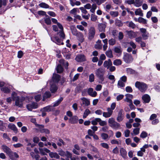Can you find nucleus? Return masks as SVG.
<instances>
[{
	"mask_svg": "<svg viewBox=\"0 0 160 160\" xmlns=\"http://www.w3.org/2000/svg\"><path fill=\"white\" fill-rule=\"evenodd\" d=\"M95 34V30L93 27H91L88 30V38L89 40H91L94 37Z\"/></svg>",
	"mask_w": 160,
	"mask_h": 160,
	"instance_id": "423d86ee",
	"label": "nucleus"
},
{
	"mask_svg": "<svg viewBox=\"0 0 160 160\" xmlns=\"http://www.w3.org/2000/svg\"><path fill=\"white\" fill-rule=\"evenodd\" d=\"M125 90L127 92H132L133 90L132 88L130 86H127L125 88Z\"/></svg>",
	"mask_w": 160,
	"mask_h": 160,
	"instance_id": "052dcab7",
	"label": "nucleus"
},
{
	"mask_svg": "<svg viewBox=\"0 0 160 160\" xmlns=\"http://www.w3.org/2000/svg\"><path fill=\"white\" fill-rule=\"evenodd\" d=\"M61 78L60 76L56 73H54L52 76V80L54 82H58Z\"/></svg>",
	"mask_w": 160,
	"mask_h": 160,
	"instance_id": "aec40b11",
	"label": "nucleus"
},
{
	"mask_svg": "<svg viewBox=\"0 0 160 160\" xmlns=\"http://www.w3.org/2000/svg\"><path fill=\"white\" fill-rule=\"evenodd\" d=\"M120 155L122 157L124 158H126L127 157V152L126 150L123 148H121L120 149Z\"/></svg>",
	"mask_w": 160,
	"mask_h": 160,
	"instance_id": "6ab92c4d",
	"label": "nucleus"
},
{
	"mask_svg": "<svg viewBox=\"0 0 160 160\" xmlns=\"http://www.w3.org/2000/svg\"><path fill=\"white\" fill-rule=\"evenodd\" d=\"M143 2V0H136L134 2V5L136 7L141 6Z\"/></svg>",
	"mask_w": 160,
	"mask_h": 160,
	"instance_id": "c9c22d12",
	"label": "nucleus"
},
{
	"mask_svg": "<svg viewBox=\"0 0 160 160\" xmlns=\"http://www.w3.org/2000/svg\"><path fill=\"white\" fill-rule=\"evenodd\" d=\"M38 105L37 103L34 102L28 104L26 107L29 111H31L33 109H36L38 108Z\"/></svg>",
	"mask_w": 160,
	"mask_h": 160,
	"instance_id": "0eeeda50",
	"label": "nucleus"
},
{
	"mask_svg": "<svg viewBox=\"0 0 160 160\" xmlns=\"http://www.w3.org/2000/svg\"><path fill=\"white\" fill-rule=\"evenodd\" d=\"M63 98L62 97H61L58 100L55 101L53 104V107H55L58 106L63 100Z\"/></svg>",
	"mask_w": 160,
	"mask_h": 160,
	"instance_id": "473e14b6",
	"label": "nucleus"
},
{
	"mask_svg": "<svg viewBox=\"0 0 160 160\" xmlns=\"http://www.w3.org/2000/svg\"><path fill=\"white\" fill-rule=\"evenodd\" d=\"M102 41L100 40H98L96 42V44L95 45V48L98 49H101L102 48V44L101 43Z\"/></svg>",
	"mask_w": 160,
	"mask_h": 160,
	"instance_id": "4be33fe9",
	"label": "nucleus"
},
{
	"mask_svg": "<svg viewBox=\"0 0 160 160\" xmlns=\"http://www.w3.org/2000/svg\"><path fill=\"white\" fill-rule=\"evenodd\" d=\"M70 28L72 34L74 35L77 36V30L76 28L74 26H72Z\"/></svg>",
	"mask_w": 160,
	"mask_h": 160,
	"instance_id": "a18cd8bd",
	"label": "nucleus"
},
{
	"mask_svg": "<svg viewBox=\"0 0 160 160\" xmlns=\"http://www.w3.org/2000/svg\"><path fill=\"white\" fill-rule=\"evenodd\" d=\"M106 54L107 57L111 58L113 57L112 52L111 50H108L106 52Z\"/></svg>",
	"mask_w": 160,
	"mask_h": 160,
	"instance_id": "c03bdc74",
	"label": "nucleus"
},
{
	"mask_svg": "<svg viewBox=\"0 0 160 160\" xmlns=\"http://www.w3.org/2000/svg\"><path fill=\"white\" fill-rule=\"evenodd\" d=\"M58 88L57 86L54 84L51 85L50 90L52 93H54L57 91Z\"/></svg>",
	"mask_w": 160,
	"mask_h": 160,
	"instance_id": "e433bc0d",
	"label": "nucleus"
},
{
	"mask_svg": "<svg viewBox=\"0 0 160 160\" xmlns=\"http://www.w3.org/2000/svg\"><path fill=\"white\" fill-rule=\"evenodd\" d=\"M42 110L46 112H49L53 110V107L52 106H48L43 108Z\"/></svg>",
	"mask_w": 160,
	"mask_h": 160,
	"instance_id": "c756f323",
	"label": "nucleus"
},
{
	"mask_svg": "<svg viewBox=\"0 0 160 160\" xmlns=\"http://www.w3.org/2000/svg\"><path fill=\"white\" fill-rule=\"evenodd\" d=\"M148 135V133L144 131H143L140 135V137L142 138H146Z\"/></svg>",
	"mask_w": 160,
	"mask_h": 160,
	"instance_id": "5fc2aeb1",
	"label": "nucleus"
},
{
	"mask_svg": "<svg viewBox=\"0 0 160 160\" xmlns=\"http://www.w3.org/2000/svg\"><path fill=\"white\" fill-rule=\"evenodd\" d=\"M45 23L48 25H51V20L50 18H44Z\"/></svg>",
	"mask_w": 160,
	"mask_h": 160,
	"instance_id": "09e8293b",
	"label": "nucleus"
},
{
	"mask_svg": "<svg viewBox=\"0 0 160 160\" xmlns=\"http://www.w3.org/2000/svg\"><path fill=\"white\" fill-rule=\"evenodd\" d=\"M38 127L40 129V132L42 133H45L46 134H49L50 133L49 130L46 128H44V126L42 125H39Z\"/></svg>",
	"mask_w": 160,
	"mask_h": 160,
	"instance_id": "f8f14e48",
	"label": "nucleus"
},
{
	"mask_svg": "<svg viewBox=\"0 0 160 160\" xmlns=\"http://www.w3.org/2000/svg\"><path fill=\"white\" fill-rule=\"evenodd\" d=\"M138 22L145 24L147 23V20L142 17H140L138 18Z\"/></svg>",
	"mask_w": 160,
	"mask_h": 160,
	"instance_id": "8fccbe9b",
	"label": "nucleus"
},
{
	"mask_svg": "<svg viewBox=\"0 0 160 160\" xmlns=\"http://www.w3.org/2000/svg\"><path fill=\"white\" fill-rule=\"evenodd\" d=\"M51 39L53 42L58 45L64 44V43L62 42L63 39L61 38H59L57 37L51 38Z\"/></svg>",
	"mask_w": 160,
	"mask_h": 160,
	"instance_id": "6e6552de",
	"label": "nucleus"
},
{
	"mask_svg": "<svg viewBox=\"0 0 160 160\" xmlns=\"http://www.w3.org/2000/svg\"><path fill=\"white\" fill-rule=\"evenodd\" d=\"M81 100L82 101L83 104H84L86 106H88L90 104V102L88 99L83 97L81 98Z\"/></svg>",
	"mask_w": 160,
	"mask_h": 160,
	"instance_id": "b1692460",
	"label": "nucleus"
},
{
	"mask_svg": "<svg viewBox=\"0 0 160 160\" xmlns=\"http://www.w3.org/2000/svg\"><path fill=\"white\" fill-rule=\"evenodd\" d=\"M57 34L60 37V38L62 39H65V35L64 32L63 30H60L57 33Z\"/></svg>",
	"mask_w": 160,
	"mask_h": 160,
	"instance_id": "2f4dec72",
	"label": "nucleus"
},
{
	"mask_svg": "<svg viewBox=\"0 0 160 160\" xmlns=\"http://www.w3.org/2000/svg\"><path fill=\"white\" fill-rule=\"evenodd\" d=\"M142 99L143 103H148L150 101L151 98L149 95L146 94L142 96Z\"/></svg>",
	"mask_w": 160,
	"mask_h": 160,
	"instance_id": "dca6fc26",
	"label": "nucleus"
},
{
	"mask_svg": "<svg viewBox=\"0 0 160 160\" xmlns=\"http://www.w3.org/2000/svg\"><path fill=\"white\" fill-rule=\"evenodd\" d=\"M105 70L102 68H99L96 70L95 73L99 79L102 82L104 81V75L105 73Z\"/></svg>",
	"mask_w": 160,
	"mask_h": 160,
	"instance_id": "f257e3e1",
	"label": "nucleus"
},
{
	"mask_svg": "<svg viewBox=\"0 0 160 160\" xmlns=\"http://www.w3.org/2000/svg\"><path fill=\"white\" fill-rule=\"evenodd\" d=\"M123 59L124 61L127 63H130L132 62L133 60V58L131 55L128 53L124 54L123 57Z\"/></svg>",
	"mask_w": 160,
	"mask_h": 160,
	"instance_id": "39448f33",
	"label": "nucleus"
},
{
	"mask_svg": "<svg viewBox=\"0 0 160 160\" xmlns=\"http://www.w3.org/2000/svg\"><path fill=\"white\" fill-rule=\"evenodd\" d=\"M12 98L13 100L15 101V105L17 106L20 107L19 97L17 96V94L15 92H13L12 93Z\"/></svg>",
	"mask_w": 160,
	"mask_h": 160,
	"instance_id": "20e7f679",
	"label": "nucleus"
},
{
	"mask_svg": "<svg viewBox=\"0 0 160 160\" xmlns=\"http://www.w3.org/2000/svg\"><path fill=\"white\" fill-rule=\"evenodd\" d=\"M8 155L12 159H13L15 158H18L19 157V155L16 152H12V151Z\"/></svg>",
	"mask_w": 160,
	"mask_h": 160,
	"instance_id": "cd10ccee",
	"label": "nucleus"
},
{
	"mask_svg": "<svg viewBox=\"0 0 160 160\" xmlns=\"http://www.w3.org/2000/svg\"><path fill=\"white\" fill-rule=\"evenodd\" d=\"M140 30L142 33V38L144 40L147 39L149 37V34L147 32L146 29L144 28H140Z\"/></svg>",
	"mask_w": 160,
	"mask_h": 160,
	"instance_id": "1a4fd4ad",
	"label": "nucleus"
},
{
	"mask_svg": "<svg viewBox=\"0 0 160 160\" xmlns=\"http://www.w3.org/2000/svg\"><path fill=\"white\" fill-rule=\"evenodd\" d=\"M126 71L127 73L128 74H134L136 73L135 71L132 69L131 68H127L126 69Z\"/></svg>",
	"mask_w": 160,
	"mask_h": 160,
	"instance_id": "58836bf2",
	"label": "nucleus"
},
{
	"mask_svg": "<svg viewBox=\"0 0 160 160\" xmlns=\"http://www.w3.org/2000/svg\"><path fill=\"white\" fill-rule=\"evenodd\" d=\"M126 23H128V25L127 26L132 29L135 28L136 27V25L132 21H131L129 22L128 21H127L126 22Z\"/></svg>",
	"mask_w": 160,
	"mask_h": 160,
	"instance_id": "f704fd0d",
	"label": "nucleus"
},
{
	"mask_svg": "<svg viewBox=\"0 0 160 160\" xmlns=\"http://www.w3.org/2000/svg\"><path fill=\"white\" fill-rule=\"evenodd\" d=\"M39 6L40 7L45 8H48L49 7V6L45 2H42L40 3L39 4Z\"/></svg>",
	"mask_w": 160,
	"mask_h": 160,
	"instance_id": "49530a36",
	"label": "nucleus"
},
{
	"mask_svg": "<svg viewBox=\"0 0 160 160\" xmlns=\"http://www.w3.org/2000/svg\"><path fill=\"white\" fill-rule=\"evenodd\" d=\"M116 41L114 39L111 38L108 40V43L110 45L112 46L115 44Z\"/></svg>",
	"mask_w": 160,
	"mask_h": 160,
	"instance_id": "6e6d98bb",
	"label": "nucleus"
},
{
	"mask_svg": "<svg viewBox=\"0 0 160 160\" xmlns=\"http://www.w3.org/2000/svg\"><path fill=\"white\" fill-rule=\"evenodd\" d=\"M114 50L115 53H118L120 55L122 53V49L121 46L114 47Z\"/></svg>",
	"mask_w": 160,
	"mask_h": 160,
	"instance_id": "412c9836",
	"label": "nucleus"
},
{
	"mask_svg": "<svg viewBox=\"0 0 160 160\" xmlns=\"http://www.w3.org/2000/svg\"><path fill=\"white\" fill-rule=\"evenodd\" d=\"M157 117V115L155 114H152L149 118L150 120L151 121H152L156 119V118Z\"/></svg>",
	"mask_w": 160,
	"mask_h": 160,
	"instance_id": "338daca9",
	"label": "nucleus"
},
{
	"mask_svg": "<svg viewBox=\"0 0 160 160\" xmlns=\"http://www.w3.org/2000/svg\"><path fill=\"white\" fill-rule=\"evenodd\" d=\"M49 153V155L51 158H55L57 159H59L60 158L59 156L56 152H50Z\"/></svg>",
	"mask_w": 160,
	"mask_h": 160,
	"instance_id": "c85d7f7f",
	"label": "nucleus"
},
{
	"mask_svg": "<svg viewBox=\"0 0 160 160\" xmlns=\"http://www.w3.org/2000/svg\"><path fill=\"white\" fill-rule=\"evenodd\" d=\"M118 85L120 87H123L125 86V84L124 82L119 80L118 82Z\"/></svg>",
	"mask_w": 160,
	"mask_h": 160,
	"instance_id": "680f3d73",
	"label": "nucleus"
},
{
	"mask_svg": "<svg viewBox=\"0 0 160 160\" xmlns=\"http://www.w3.org/2000/svg\"><path fill=\"white\" fill-rule=\"evenodd\" d=\"M78 117L76 116H74L69 119V122L71 124H75L78 122Z\"/></svg>",
	"mask_w": 160,
	"mask_h": 160,
	"instance_id": "f3484780",
	"label": "nucleus"
},
{
	"mask_svg": "<svg viewBox=\"0 0 160 160\" xmlns=\"http://www.w3.org/2000/svg\"><path fill=\"white\" fill-rule=\"evenodd\" d=\"M135 14L136 15H139L141 17H143V16L142 11L140 8L137 9L135 10Z\"/></svg>",
	"mask_w": 160,
	"mask_h": 160,
	"instance_id": "7c9ffc66",
	"label": "nucleus"
},
{
	"mask_svg": "<svg viewBox=\"0 0 160 160\" xmlns=\"http://www.w3.org/2000/svg\"><path fill=\"white\" fill-rule=\"evenodd\" d=\"M91 113V111L88 109H86L83 113V118H86L87 116Z\"/></svg>",
	"mask_w": 160,
	"mask_h": 160,
	"instance_id": "79ce46f5",
	"label": "nucleus"
},
{
	"mask_svg": "<svg viewBox=\"0 0 160 160\" xmlns=\"http://www.w3.org/2000/svg\"><path fill=\"white\" fill-rule=\"evenodd\" d=\"M110 15L113 17H116L118 16V12L117 11H112L110 13Z\"/></svg>",
	"mask_w": 160,
	"mask_h": 160,
	"instance_id": "4d7b16f0",
	"label": "nucleus"
},
{
	"mask_svg": "<svg viewBox=\"0 0 160 160\" xmlns=\"http://www.w3.org/2000/svg\"><path fill=\"white\" fill-rule=\"evenodd\" d=\"M39 150L40 153L42 155H45L46 153H49L50 152V150L46 148H39Z\"/></svg>",
	"mask_w": 160,
	"mask_h": 160,
	"instance_id": "5701e85b",
	"label": "nucleus"
},
{
	"mask_svg": "<svg viewBox=\"0 0 160 160\" xmlns=\"http://www.w3.org/2000/svg\"><path fill=\"white\" fill-rule=\"evenodd\" d=\"M59 142H58L57 143V144L58 146H61L62 145H65V143L63 141V140L61 139H59L58 140Z\"/></svg>",
	"mask_w": 160,
	"mask_h": 160,
	"instance_id": "e2e57ef3",
	"label": "nucleus"
},
{
	"mask_svg": "<svg viewBox=\"0 0 160 160\" xmlns=\"http://www.w3.org/2000/svg\"><path fill=\"white\" fill-rule=\"evenodd\" d=\"M1 148L3 151L8 155L11 153L12 151L11 149L6 145L4 144L2 145Z\"/></svg>",
	"mask_w": 160,
	"mask_h": 160,
	"instance_id": "ddd939ff",
	"label": "nucleus"
},
{
	"mask_svg": "<svg viewBox=\"0 0 160 160\" xmlns=\"http://www.w3.org/2000/svg\"><path fill=\"white\" fill-rule=\"evenodd\" d=\"M97 6L96 4L93 3L92 5L91 9L90 10L91 12L94 13L95 10L97 8Z\"/></svg>",
	"mask_w": 160,
	"mask_h": 160,
	"instance_id": "864d4df0",
	"label": "nucleus"
},
{
	"mask_svg": "<svg viewBox=\"0 0 160 160\" xmlns=\"http://www.w3.org/2000/svg\"><path fill=\"white\" fill-rule=\"evenodd\" d=\"M76 60L78 62H82L85 60V58L84 55L80 54L78 55L75 58Z\"/></svg>",
	"mask_w": 160,
	"mask_h": 160,
	"instance_id": "2eb2a0df",
	"label": "nucleus"
},
{
	"mask_svg": "<svg viewBox=\"0 0 160 160\" xmlns=\"http://www.w3.org/2000/svg\"><path fill=\"white\" fill-rule=\"evenodd\" d=\"M108 123L109 126L113 129L117 130L120 127V124L115 121V119L113 118H109L108 120Z\"/></svg>",
	"mask_w": 160,
	"mask_h": 160,
	"instance_id": "7ed1b4c3",
	"label": "nucleus"
},
{
	"mask_svg": "<svg viewBox=\"0 0 160 160\" xmlns=\"http://www.w3.org/2000/svg\"><path fill=\"white\" fill-rule=\"evenodd\" d=\"M135 86L141 92H145L148 88L147 85L142 82L137 81L135 83Z\"/></svg>",
	"mask_w": 160,
	"mask_h": 160,
	"instance_id": "f03ea898",
	"label": "nucleus"
},
{
	"mask_svg": "<svg viewBox=\"0 0 160 160\" xmlns=\"http://www.w3.org/2000/svg\"><path fill=\"white\" fill-rule=\"evenodd\" d=\"M51 96V94L49 92H46L43 95L42 101H45L46 99L50 98Z\"/></svg>",
	"mask_w": 160,
	"mask_h": 160,
	"instance_id": "a878e982",
	"label": "nucleus"
},
{
	"mask_svg": "<svg viewBox=\"0 0 160 160\" xmlns=\"http://www.w3.org/2000/svg\"><path fill=\"white\" fill-rule=\"evenodd\" d=\"M102 113L103 116L106 118L110 117L111 116V115L108 112H103Z\"/></svg>",
	"mask_w": 160,
	"mask_h": 160,
	"instance_id": "774afa93",
	"label": "nucleus"
},
{
	"mask_svg": "<svg viewBox=\"0 0 160 160\" xmlns=\"http://www.w3.org/2000/svg\"><path fill=\"white\" fill-rule=\"evenodd\" d=\"M124 136L126 137H128L130 133V131L128 129H127L125 130L124 132Z\"/></svg>",
	"mask_w": 160,
	"mask_h": 160,
	"instance_id": "0e129e2a",
	"label": "nucleus"
},
{
	"mask_svg": "<svg viewBox=\"0 0 160 160\" xmlns=\"http://www.w3.org/2000/svg\"><path fill=\"white\" fill-rule=\"evenodd\" d=\"M34 98L36 101L38 102L41 99V96L40 94H38L35 96Z\"/></svg>",
	"mask_w": 160,
	"mask_h": 160,
	"instance_id": "69168bd1",
	"label": "nucleus"
},
{
	"mask_svg": "<svg viewBox=\"0 0 160 160\" xmlns=\"http://www.w3.org/2000/svg\"><path fill=\"white\" fill-rule=\"evenodd\" d=\"M112 65V62L111 60L110 59H108V60H106L104 61L103 63V66L107 69L109 68Z\"/></svg>",
	"mask_w": 160,
	"mask_h": 160,
	"instance_id": "4468645a",
	"label": "nucleus"
},
{
	"mask_svg": "<svg viewBox=\"0 0 160 160\" xmlns=\"http://www.w3.org/2000/svg\"><path fill=\"white\" fill-rule=\"evenodd\" d=\"M140 128H134L133 130V133H131V134L132 136H133V135H137L139 133Z\"/></svg>",
	"mask_w": 160,
	"mask_h": 160,
	"instance_id": "72a5a7b5",
	"label": "nucleus"
},
{
	"mask_svg": "<svg viewBox=\"0 0 160 160\" xmlns=\"http://www.w3.org/2000/svg\"><path fill=\"white\" fill-rule=\"evenodd\" d=\"M8 128L13 130L15 132H17L18 130L15 125L12 123L9 124L8 126Z\"/></svg>",
	"mask_w": 160,
	"mask_h": 160,
	"instance_id": "bb28decb",
	"label": "nucleus"
},
{
	"mask_svg": "<svg viewBox=\"0 0 160 160\" xmlns=\"http://www.w3.org/2000/svg\"><path fill=\"white\" fill-rule=\"evenodd\" d=\"M101 137L102 139L106 140L108 138V134L105 133H102L101 134Z\"/></svg>",
	"mask_w": 160,
	"mask_h": 160,
	"instance_id": "bf43d9fd",
	"label": "nucleus"
},
{
	"mask_svg": "<svg viewBox=\"0 0 160 160\" xmlns=\"http://www.w3.org/2000/svg\"><path fill=\"white\" fill-rule=\"evenodd\" d=\"M106 27V24L104 23H101L98 25V29L100 32H104Z\"/></svg>",
	"mask_w": 160,
	"mask_h": 160,
	"instance_id": "a211bd4d",
	"label": "nucleus"
},
{
	"mask_svg": "<svg viewBox=\"0 0 160 160\" xmlns=\"http://www.w3.org/2000/svg\"><path fill=\"white\" fill-rule=\"evenodd\" d=\"M1 90L6 93H9L10 91V90L8 88L6 87L2 88Z\"/></svg>",
	"mask_w": 160,
	"mask_h": 160,
	"instance_id": "603ef678",
	"label": "nucleus"
},
{
	"mask_svg": "<svg viewBox=\"0 0 160 160\" xmlns=\"http://www.w3.org/2000/svg\"><path fill=\"white\" fill-rule=\"evenodd\" d=\"M115 24L116 26L118 27H121L123 24L121 20L118 19H117L115 21Z\"/></svg>",
	"mask_w": 160,
	"mask_h": 160,
	"instance_id": "3c124183",
	"label": "nucleus"
},
{
	"mask_svg": "<svg viewBox=\"0 0 160 160\" xmlns=\"http://www.w3.org/2000/svg\"><path fill=\"white\" fill-rule=\"evenodd\" d=\"M56 70L58 73H61L63 72V68L61 65H58L56 68Z\"/></svg>",
	"mask_w": 160,
	"mask_h": 160,
	"instance_id": "4c0bfd02",
	"label": "nucleus"
},
{
	"mask_svg": "<svg viewBox=\"0 0 160 160\" xmlns=\"http://www.w3.org/2000/svg\"><path fill=\"white\" fill-rule=\"evenodd\" d=\"M101 120V119L99 118H96L91 121V123L93 125H97L98 123Z\"/></svg>",
	"mask_w": 160,
	"mask_h": 160,
	"instance_id": "a19ab883",
	"label": "nucleus"
},
{
	"mask_svg": "<svg viewBox=\"0 0 160 160\" xmlns=\"http://www.w3.org/2000/svg\"><path fill=\"white\" fill-rule=\"evenodd\" d=\"M92 2H95L97 5H100L104 2L106 0H91Z\"/></svg>",
	"mask_w": 160,
	"mask_h": 160,
	"instance_id": "ea45409f",
	"label": "nucleus"
},
{
	"mask_svg": "<svg viewBox=\"0 0 160 160\" xmlns=\"http://www.w3.org/2000/svg\"><path fill=\"white\" fill-rule=\"evenodd\" d=\"M127 33L129 37L130 38H132L136 37L137 35L136 32L132 31H127Z\"/></svg>",
	"mask_w": 160,
	"mask_h": 160,
	"instance_id": "393cba45",
	"label": "nucleus"
},
{
	"mask_svg": "<svg viewBox=\"0 0 160 160\" xmlns=\"http://www.w3.org/2000/svg\"><path fill=\"white\" fill-rule=\"evenodd\" d=\"M89 81L90 82H92L94 81L95 76L94 74L91 73L89 76Z\"/></svg>",
	"mask_w": 160,
	"mask_h": 160,
	"instance_id": "37998d69",
	"label": "nucleus"
},
{
	"mask_svg": "<svg viewBox=\"0 0 160 160\" xmlns=\"http://www.w3.org/2000/svg\"><path fill=\"white\" fill-rule=\"evenodd\" d=\"M113 63L115 65L119 66L122 64V61L120 59H116L114 61Z\"/></svg>",
	"mask_w": 160,
	"mask_h": 160,
	"instance_id": "de8ad7c7",
	"label": "nucleus"
},
{
	"mask_svg": "<svg viewBox=\"0 0 160 160\" xmlns=\"http://www.w3.org/2000/svg\"><path fill=\"white\" fill-rule=\"evenodd\" d=\"M124 113L122 109H121L119 111L117 120L118 122H121L124 118Z\"/></svg>",
	"mask_w": 160,
	"mask_h": 160,
	"instance_id": "9d476101",
	"label": "nucleus"
},
{
	"mask_svg": "<svg viewBox=\"0 0 160 160\" xmlns=\"http://www.w3.org/2000/svg\"><path fill=\"white\" fill-rule=\"evenodd\" d=\"M7 0H0V8L2 5L5 6L7 4Z\"/></svg>",
	"mask_w": 160,
	"mask_h": 160,
	"instance_id": "13d9d810",
	"label": "nucleus"
},
{
	"mask_svg": "<svg viewBox=\"0 0 160 160\" xmlns=\"http://www.w3.org/2000/svg\"><path fill=\"white\" fill-rule=\"evenodd\" d=\"M87 92L89 95L92 97H95L97 95V92L95 91H93V88H91L88 89Z\"/></svg>",
	"mask_w": 160,
	"mask_h": 160,
	"instance_id": "9b49d317",
	"label": "nucleus"
}]
</instances>
